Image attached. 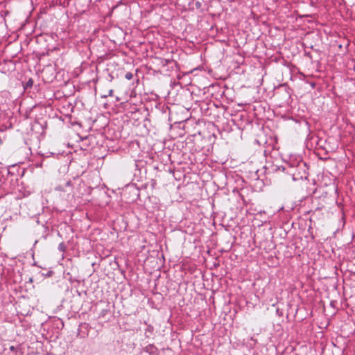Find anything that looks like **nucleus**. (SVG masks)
I'll use <instances>...</instances> for the list:
<instances>
[{
	"mask_svg": "<svg viewBox=\"0 0 355 355\" xmlns=\"http://www.w3.org/2000/svg\"><path fill=\"white\" fill-rule=\"evenodd\" d=\"M125 77L128 80H131L133 76H132V73L128 72V73H126Z\"/></svg>",
	"mask_w": 355,
	"mask_h": 355,
	"instance_id": "f257e3e1",
	"label": "nucleus"
},
{
	"mask_svg": "<svg viewBox=\"0 0 355 355\" xmlns=\"http://www.w3.org/2000/svg\"><path fill=\"white\" fill-rule=\"evenodd\" d=\"M113 91L111 89L110 90L109 92V96H112V94Z\"/></svg>",
	"mask_w": 355,
	"mask_h": 355,
	"instance_id": "f03ea898",
	"label": "nucleus"
},
{
	"mask_svg": "<svg viewBox=\"0 0 355 355\" xmlns=\"http://www.w3.org/2000/svg\"><path fill=\"white\" fill-rule=\"evenodd\" d=\"M10 349V350L13 351L15 349V347L13 346H11Z\"/></svg>",
	"mask_w": 355,
	"mask_h": 355,
	"instance_id": "7ed1b4c3",
	"label": "nucleus"
}]
</instances>
